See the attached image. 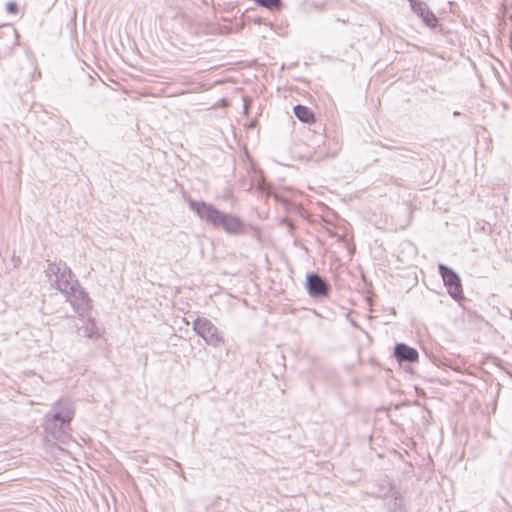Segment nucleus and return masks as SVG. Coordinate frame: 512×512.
<instances>
[{"instance_id":"nucleus-13","label":"nucleus","mask_w":512,"mask_h":512,"mask_svg":"<svg viewBox=\"0 0 512 512\" xmlns=\"http://www.w3.org/2000/svg\"><path fill=\"white\" fill-rule=\"evenodd\" d=\"M418 154L410 149L402 148L395 152L393 159L399 162H408L409 160L416 159Z\"/></svg>"},{"instance_id":"nucleus-10","label":"nucleus","mask_w":512,"mask_h":512,"mask_svg":"<svg viewBox=\"0 0 512 512\" xmlns=\"http://www.w3.org/2000/svg\"><path fill=\"white\" fill-rule=\"evenodd\" d=\"M387 512H407L403 497L399 492H393L392 497L385 503Z\"/></svg>"},{"instance_id":"nucleus-7","label":"nucleus","mask_w":512,"mask_h":512,"mask_svg":"<svg viewBox=\"0 0 512 512\" xmlns=\"http://www.w3.org/2000/svg\"><path fill=\"white\" fill-rule=\"evenodd\" d=\"M74 287L65 294L70 301L75 312L84 315L91 309V300L88 293L81 287L78 281H74Z\"/></svg>"},{"instance_id":"nucleus-15","label":"nucleus","mask_w":512,"mask_h":512,"mask_svg":"<svg viewBox=\"0 0 512 512\" xmlns=\"http://www.w3.org/2000/svg\"><path fill=\"white\" fill-rule=\"evenodd\" d=\"M18 4L14 1H10L6 4V11L10 14H16L18 12Z\"/></svg>"},{"instance_id":"nucleus-4","label":"nucleus","mask_w":512,"mask_h":512,"mask_svg":"<svg viewBox=\"0 0 512 512\" xmlns=\"http://www.w3.org/2000/svg\"><path fill=\"white\" fill-rule=\"evenodd\" d=\"M304 288L308 296L316 301L328 299L332 292V285L330 282L315 271L306 273Z\"/></svg>"},{"instance_id":"nucleus-16","label":"nucleus","mask_w":512,"mask_h":512,"mask_svg":"<svg viewBox=\"0 0 512 512\" xmlns=\"http://www.w3.org/2000/svg\"><path fill=\"white\" fill-rule=\"evenodd\" d=\"M254 22L257 23V24H265V25L272 26V24L270 22L264 21L261 17L255 18Z\"/></svg>"},{"instance_id":"nucleus-18","label":"nucleus","mask_w":512,"mask_h":512,"mask_svg":"<svg viewBox=\"0 0 512 512\" xmlns=\"http://www.w3.org/2000/svg\"><path fill=\"white\" fill-rule=\"evenodd\" d=\"M350 323L352 324V326L358 327L357 323L353 319L350 320Z\"/></svg>"},{"instance_id":"nucleus-8","label":"nucleus","mask_w":512,"mask_h":512,"mask_svg":"<svg viewBox=\"0 0 512 512\" xmlns=\"http://www.w3.org/2000/svg\"><path fill=\"white\" fill-rule=\"evenodd\" d=\"M411 10L422 20V22L427 27L434 29L438 26V18L426 2L421 0Z\"/></svg>"},{"instance_id":"nucleus-9","label":"nucleus","mask_w":512,"mask_h":512,"mask_svg":"<svg viewBox=\"0 0 512 512\" xmlns=\"http://www.w3.org/2000/svg\"><path fill=\"white\" fill-rule=\"evenodd\" d=\"M393 356L399 363H413L418 361L419 353L415 348L401 342L395 344L393 348Z\"/></svg>"},{"instance_id":"nucleus-12","label":"nucleus","mask_w":512,"mask_h":512,"mask_svg":"<svg viewBox=\"0 0 512 512\" xmlns=\"http://www.w3.org/2000/svg\"><path fill=\"white\" fill-rule=\"evenodd\" d=\"M80 330H82L83 335L87 338L97 339L101 336L99 328L92 319H89L88 322L80 328Z\"/></svg>"},{"instance_id":"nucleus-20","label":"nucleus","mask_w":512,"mask_h":512,"mask_svg":"<svg viewBox=\"0 0 512 512\" xmlns=\"http://www.w3.org/2000/svg\"><path fill=\"white\" fill-rule=\"evenodd\" d=\"M392 490H393L392 484L389 483V491H392Z\"/></svg>"},{"instance_id":"nucleus-3","label":"nucleus","mask_w":512,"mask_h":512,"mask_svg":"<svg viewBox=\"0 0 512 512\" xmlns=\"http://www.w3.org/2000/svg\"><path fill=\"white\" fill-rule=\"evenodd\" d=\"M45 273L50 279L54 276V284H52V286L64 295L73 289L74 281H78L74 278L71 269L62 260L58 262H48Z\"/></svg>"},{"instance_id":"nucleus-5","label":"nucleus","mask_w":512,"mask_h":512,"mask_svg":"<svg viewBox=\"0 0 512 512\" xmlns=\"http://www.w3.org/2000/svg\"><path fill=\"white\" fill-rule=\"evenodd\" d=\"M192 328L209 346L220 347L225 342L223 333L205 317L194 319Z\"/></svg>"},{"instance_id":"nucleus-17","label":"nucleus","mask_w":512,"mask_h":512,"mask_svg":"<svg viewBox=\"0 0 512 512\" xmlns=\"http://www.w3.org/2000/svg\"><path fill=\"white\" fill-rule=\"evenodd\" d=\"M410 4L411 9L414 8L416 4H418L421 0H407Z\"/></svg>"},{"instance_id":"nucleus-14","label":"nucleus","mask_w":512,"mask_h":512,"mask_svg":"<svg viewBox=\"0 0 512 512\" xmlns=\"http://www.w3.org/2000/svg\"><path fill=\"white\" fill-rule=\"evenodd\" d=\"M6 30H7V35L10 36V37H13L14 41L12 43V45L9 47V54L12 53V50H13V47L18 45V32L15 28L11 27V26H7L6 27ZM3 34H6V32H3Z\"/></svg>"},{"instance_id":"nucleus-21","label":"nucleus","mask_w":512,"mask_h":512,"mask_svg":"<svg viewBox=\"0 0 512 512\" xmlns=\"http://www.w3.org/2000/svg\"><path fill=\"white\" fill-rule=\"evenodd\" d=\"M453 115L457 116V115H459V112L458 111H454Z\"/></svg>"},{"instance_id":"nucleus-6","label":"nucleus","mask_w":512,"mask_h":512,"mask_svg":"<svg viewBox=\"0 0 512 512\" xmlns=\"http://www.w3.org/2000/svg\"><path fill=\"white\" fill-rule=\"evenodd\" d=\"M438 272L451 298L458 302L463 300L465 297L460 276L452 268L443 263L438 264Z\"/></svg>"},{"instance_id":"nucleus-11","label":"nucleus","mask_w":512,"mask_h":512,"mask_svg":"<svg viewBox=\"0 0 512 512\" xmlns=\"http://www.w3.org/2000/svg\"><path fill=\"white\" fill-rule=\"evenodd\" d=\"M293 112L295 117L303 123L310 124L315 121L313 111L307 106L301 104L295 105L293 108Z\"/></svg>"},{"instance_id":"nucleus-2","label":"nucleus","mask_w":512,"mask_h":512,"mask_svg":"<svg viewBox=\"0 0 512 512\" xmlns=\"http://www.w3.org/2000/svg\"><path fill=\"white\" fill-rule=\"evenodd\" d=\"M75 407L71 400L61 398L54 402L44 417V430L54 440L65 443L69 438Z\"/></svg>"},{"instance_id":"nucleus-19","label":"nucleus","mask_w":512,"mask_h":512,"mask_svg":"<svg viewBox=\"0 0 512 512\" xmlns=\"http://www.w3.org/2000/svg\"><path fill=\"white\" fill-rule=\"evenodd\" d=\"M390 312L393 313V314H396L395 308H391Z\"/></svg>"},{"instance_id":"nucleus-1","label":"nucleus","mask_w":512,"mask_h":512,"mask_svg":"<svg viewBox=\"0 0 512 512\" xmlns=\"http://www.w3.org/2000/svg\"><path fill=\"white\" fill-rule=\"evenodd\" d=\"M188 206L206 224L221 228L228 235H243L247 231L248 225L239 216L222 211L211 203L190 199Z\"/></svg>"}]
</instances>
